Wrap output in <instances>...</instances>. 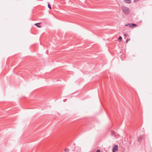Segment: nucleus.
Listing matches in <instances>:
<instances>
[{"label":"nucleus","mask_w":152,"mask_h":152,"mask_svg":"<svg viewBox=\"0 0 152 152\" xmlns=\"http://www.w3.org/2000/svg\"><path fill=\"white\" fill-rule=\"evenodd\" d=\"M121 9L124 14L126 15H128L130 12V10L129 8L123 6L121 8Z\"/></svg>","instance_id":"1"},{"label":"nucleus","mask_w":152,"mask_h":152,"mask_svg":"<svg viewBox=\"0 0 152 152\" xmlns=\"http://www.w3.org/2000/svg\"><path fill=\"white\" fill-rule=\"evenodd\" d=\"M137 25L134 24V23H128L127 24H126L125 25V26H128L130 28H132V27L134 26H137Z\"/></svg>","instance_id":"2"},{"label":"nucleus","mask_w":152,"mask_h":152,"mask_svg":"<svg viewBox=\"0 0 152 152\" xmlns=\"http://www.w3.org/2000/svg\"><path fill=\"white\" fill-rule=\"evenodd\" d=\"M118 146L117 145H115L113 148V150H112V151H113V152H115V151H117L118 150Z\"/></svg>","instance_id":"3"},{"label":"nucleus","mask_w":152,"mask_h":152,"mask_svg":"<svg viewBox=\"0 0 152 152\" xmlns=\"http://www.w3.org/2000/svg\"><path fill=\"white\" fill-rule=\"evenodd\" d=\"M126 3L127 4H130L131 3V0H124Z\"/></svg>","instance_id":"4"},{"label":"nucleus","mask_w":152,"mask_h":152,"mask_svg":"<svg viewBox=\"0 0 152 152\" xmlns=\"http://www.w3.org/2000/svg\"><path fill=\"white\" fill-rule=\"evenodd\" d=\"M142 136H140L139 137H138V139H137V141H138V142H139L140 141H141L142 139Z\"/></svg>","instance_id":"5"},{"label":"nucleus","mask_w":152,"mask_h":152,"mask_svg":"<svg viewBox=\"0 0 152 152\" xmlns=\"http://www.w3.org/2000/svg\"><path fill=\"white\" fill-rule=\"evenodd\" d=\"M39 23H35L34 24V25L37 26V27H38V28H40L41 27V26L38 25V24Z\"/></svg>","instance_id":"6"},{"label":"nucleus","mask_w":152,"mask_h":152,"mask_svg":"<svg viewBox=\"0 0 152 152\" xmlns=\"http://www.w3.org/2000/svg\"><path fill=\"white\" fill-rule=\"evenodd\" d=\"M128 35L127 34V33H125L124 34V38L126 39V37Z\"/></svg>","instance_id":"7"},{"label":"nucleus","mask_w":152,"mask_h":152,"mask_svg":"<svg viewBox=\"0 0 152 152\" xmlns=\"http://www.w3.org/2000/svg\"><path fill=\"white\" fill-rule=\"evenodd\" d=\"M64 151L65 152H69V148H66L64 150Z\"/></svg>","instance_id":"8"},{"label":"nucleus","mask_w":152,"mask_h":152,"mask_svg":"<svg viewBox=\"0 0 152 152\" xmlns=\"http://www.w3.org/2000/svg\"><path fill=\"white\" fill-rule=\"evenodd\" d=\"M48 7L50 9H51V6L50 5V4H48Z\"/></svg>","instance_id":"9"},{"label":"nucleus","mask_w":152,"mask_h":152,"mask_svg":"<svg viewBox=\"0 0 152 152\" xmlns=\"http://www.w3.org/2000/svg\"><path fill=\"white\" fill-rule=\"evenodd\" d=\"M130 40V39H127L126 40V43H128V42Z\"/></svg>","instance_id":"10"},{"label":"nucleus","mask_w":152,"mask_h":152,"mask_svg":"<svg viewBox=\"0 0 152 152\" xmlns=\"http://www.w3.org/2000/svg\"><path fill=\"white\" fill-rule=\"evenodd\" d=\"M122 39V37L121 36H120L118 38V39Z\"/></svg>","instance_id":"11"},{"label":"nucleus","mask_w":152,"mask_h":152,"mask_svg":"<svg viewBox=\"0 0 152 152\" xmlns=\"http://www.w3.org/2000/svg\"><path fill=\"white\" fill-rule=\"evenodd\" d=\"M96 152H100V151L98 149L97 150Z\"/></svg>","instance_id":"12"},{"label":"nucleus","mask_w":152,"mask_h":152,"mask_svg":"<svg viewBox=\"0 0 152 152\" xmlns=\"http://www.w3.org/2000/svg\"><path fill=\"white\" fill-rule=\"evenodd\" d=\"M75 148H74V149L73 151H74L75 150Z\"/></svg>","instance_id":"13"}]
</instances>
